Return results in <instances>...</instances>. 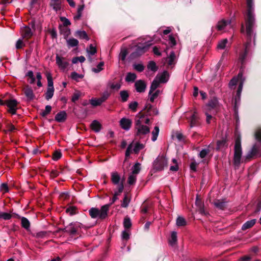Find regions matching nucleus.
Listing matches in <instances>:
<instances>
[{
	"label": "nucleus",
	"instance_id": "1",
	"mask_svg": "<svg viewBox=\"0 0 261 261\" xmlns=\"http://www.w3.org/2000/svg\"><path fill=\"white\" fill-rule=\"evenodd\" d=\"M255 25L254 17H247L245 19V25L242 23L241 32L246 33L247 37V44L250 45L251 43L252 37H253V43L255 45L256 34L254 33L253 28Z\"/></svg>",
	"mask_w": 261,
	"mask_h": 261
},
{
	"label": "nucleus",
	"instance_id": "2",
	"mask_svg": "<svg viewBox=\"0 0 261 261\" xmlns=\"http://www.w3.org/2000/svg\"><path fill=\"white\" fill-rule=\"evenodd\" d=\"M242 155V149L241 146V136L240 134H236L233 156V163L236 166L240 165Z\"/></svg>",
	"mask_w": 261,
	"mask_h": 261
},
{
	"label": "nucleus",
	"instance_id": "3",
	"mask_svg": "<svg viewBox=\"0 0 261 261\" xmlns=\"http://www.w3.org/2000/svg\"><path fill=\"white\" fill-rule=\"evenodd\" d=\"M150 45L151 44L147 42L144 43H138L136 46L135 50L131 54L130 56L133 58H136L141 56L148 50Z\"/></svg>",
	"mask_w": 261,
	"mask_h": 261
},
{
	"label": "nucleus",
	"instance_id": "4",
	"mask_svg": "<svg viewBox=\"0 0 261 261\" xmlns=\"http://www.w3.org/2000/svg\"><path fill=\"white\" fill-rule=\"evenodd\" d=\"M135 128L137 130L136 135L140 138H142V136L145 135L150 132L149 127L142 124L140 120H138L136 121Z\"/></svg>",
	"mask_w": 261,
	"mask_h": 261
},
{
	"label": "nucleus",
	"instance_id": "5",
	"mask_svg": "<svg viewBox=\"0 0 261 261\" xmlns=\"http://www.w3.org/2000/svg\"><path fill=\"white\" fill-rule=\"evenodd\" d=\"M167 166V160L163 156L158 157L153 162V168L155 172L163 170Z\"/></svg>",
	"mask_w": 261,
	"mask_h": 261
},
{
	"label": "nucleus",
	"instance_id": "6",
	"mask_svg": "<svg viewBox=\"0 0 261 261\" xmlns=\"http://www.w3.org/2000/svg\"><path fill=\"white\" fill-rule=\"evenodd\" d=\"M199 116L196 111L193 112L190 120V127L198 126L200 125Z\"/></svg>",
	"mask_w": 261,
	"mask_h": 261
},
{
	"label": "nucleus",
	"instance_id": "7",
	"mask_svg": "<svg viewBox=\"0 0 261 261\" xmlns=\"http://www.w3.org/2000/svg\"><path fill=\"white\" fill-rule=\"evenodd\" d=\"M18 102L15 99L6 100V105L9 108V112L12 114H15L17 110Z\"/></svg>",
	"mask_w": 261,
	"mask_h": 261
},
{
	"label": "nucleus",
	"instance_id": "8",
	"mask_svg": "<svg viewBox=\"0 0 261 261\" xmlns=\"http://www.w3.org/2000/svg\"><path fill=\"white\" fill-rule=\"evenodd\" d=\"M132 124V121L130 119L126 118H122L119 121L120 127L126 130L130 129Z\"/></svg>",
	"mask_w": 261,
	"mask_h": 261
},
{
	"label": "nucleus",
	"instance_id": "9",
	"mask_svg": "<svg viewBox=\"0 0 261 261\" xmlns=\"http://www.w3.org/2000/svg\"><path fill=\"white\" fill-rule=\"evenodd\" d=\"M135 87L137 92L143 93L146 90V84L143 80H137L135 83Z\"/></svg>",
	"mask_w": 261,
	"mask_h": 261
},
{
	"label": "nucleus",
	"instance_id": "10",
	"mask_svg": "<svg viewBox=\"0 0 261 261\" xmlns=\"http://www.w3.org/2000/svg\"><path fill=\"white\" fill-rule=\"evenodd\" d=\"M56 63L59 67L62 69H65L68 66V62L64 58L57 55L56 57Z\"/></svg>",
	"mask_w": 261,
	"mask_h": 261
},
{
	"label": "nucleus",
	"instance_id": "11",
	"mask_svg": "<svg viewBox=\"0 0 261 261\" xmlns=\"http://www.w3.org/2000/svg\"><path fill=\"white\" fill-rule=\"evenodd\" d=\"M195 205L198 208V211L202 215H206L208 213L206 212L204 209V204L200 199L199 198L198 196H197Z\"/></svg>",
	"mask_w": 261,
	"mask_h": 261
},
{
	"label": "nucleus",
	"instance_id": "12",
	"mask_svg": "<svg viewBox=\"0 0 261 261\" xmlns=\"http://www.w3.org/2000/svg\"><path fill=\"white\" fill-rule=\"evenodd\" d=\"M218 105L219 102L217 98L216 97H213L208 100L206 106L207 108V110L211 111L212 109H216Z\"/></svg>",
	"mask_w": 261,
	"mask_h": 261
},
{
	"label": "nucleus",
	"instance_id": "13",
	"mask_svg": "<svg viewBox=\"0 0 261 261\" xmlns=\"http://www.w3.org/2000/svg\"><path fill=\"white\" fill-rule=\"evenodd\" d=\"M247 14L246 16H253L254 10L253 0H246Z\"/></svg>",
	"mask_w": 261,
	"mask_h": 261
},
{
	"label": "nucleus",
	"instance_id": "14",
	"mask_svg": "<svg viewBox=\"0 0 261 261\" xmlns=\"http://www.w3.org/2000/svg\"><path fill=\"white\" fill-rule=\"evenodd\" d=\"M248 45H249L246 43L244 51L240 54L239 61L241 64V68L243 67L245 64V60L248 53V50L247 49Z\"/></svg>",
	"mask_w": 261,
	"mask_h": 261
},
{
	"label": "nucleus",
	"instance_id": "15",
	"mask_svg": "<svg viewBox=\"0 0 261 261\" xmlns=\"http://www.w3.org/2000/svg\"><path fill=\"white\" fill-rule=\"evenodd\" d=\"M32 35L33 33L29 27L25 26L21 29V35L23 38L28 39Z\"/></svg>",
	"mask_w": 261,
	"mask_h": 261
},
{
	"label": "nucleus",
	"instance_id": "16",
	"mask_svg": "<svg viewBox=\"0 0 261 261\" xmlns=\"http://www.w3.org/2000/svg\"><path fill=\"white\" fill-rule=\"evenodd\" d=\"M23 91L28 100H31L34 98L35 96L31 87L27 86L23 88Z\"/></svg>",
	"mask_w": 261,
	"mask_h": 261
},
{
	"label": "nucleus",
	"instance_id": "17",
	"mask_svg": "<svg viewBox=\"0 0 261 261\" xmlns=\"http://www.w3.org/2000/svg\"><path fill=\"white\" fill-rule=\"evenodd\" d=\"M152 106L150 103H146L143 111H145V113H143L142 111L140 112L138 115H140V118L144 117L145 116H151L152 114L149 113V112L152 110Z\"/></svg>",
	"mask_w": 261,
	"mask_h": 261
},
{
	"label": "nucleus",
	"instance_id": "18",
	"mask_svg": "<svg viewBox=\"0 0 261 261\" xmlns=\"http://www.w3.org/2000/svg\"><path fill=\"white\" fill-rule=\"evenodd\" d=\"M50 5L51 8L56 12L61 10V0H50Z\"/></svg>",
	"mask_w": 261,
	"mask_h": 261
},
{
	"label": "nucleus",
	"instance_id": "19",
	"mask_svg": "<svg viewBox=\"0 0 261 261\" xmlns=\"http://www.w3.org/2000/svg\"><path fill=\"white\" fill-rule=\"evenodd\" d=\"M109 207V205L106 204L102 206L100 210H99V219H103L107 217Z\"/></svg>",
	"mask_w": 261,
	"mask_h": 261
},
{
	"label": "nucleus",
	"instance_id": "20",
	"mask_svg": "<svg viewBox=\"0 0 261 261\" xmlns=\"http://www.w3.org/2000/svg\"><path fill=\"white\" fill-rule=\"evenodd\" d=\"M158 75H156L155 78L152 82L148 93L149 95H151L153 92L159 87L160 82L158 80Z\"/></svg>",
	"mask_w": 261,
	"mask_h": 261
},
{
	"label": "nucleus",
	"instance_id": "21",
	"mask_svg": "<svg viewBox=\"0 0 261 261\" xmlns=\"http://www.w3.org/2000/svg\"><path fill=\"white\" fill-rule=\"evenodd\" d=\"M158 75V81L160 83H165L168 80L169 73L167 71H164L161 75Z\"/></svg>",
	"mask_w": 261,
	"mask_h": 261
},
{
	"label": "nucleus",
	"instance_id": "22",
	"mask_svg": "<svg viewBox=\"0 0 261 261\" xmlns=\"http://www.w3.org/2000/svg\"><path fill=\"white\" fill-rule=\"evenodd\" d=\"M256 223V219H252L246 222L242 226V230H246L251 228Z\"/></svg>",
	"mask_w": 261,
	"mask_h": 261
},
{
	"label": "nucleus",
	"instance_id": "23",
	"mask_svg": "<svg viewBox=\"0 0 261 261\" xmlns=\"http://www.w3.org/2000/svg\"><path fill=\"white\" fill-rule=\"evenodd\" d=\"M214 204L216 207L221 210H224L226 207V203L225 201L218 199L214 201Z\"/></svg>",
	"mask_w": 261,
	"mask_h": 261
},
{
	"label": "nucleus",
	"instance_id": "24",
	"mask_svg": "<svg viewBox=\"0 0 261 261\" xmlns=\"http://www.w3.org/2000/svg\"><path fill=\"white\" fill-rule=\"evenodd\" d=\"M66 118V113L64 111L60 112L55 116V120L58 122H63Z\"/></svg>",
	"mask_w": 261,
	"mask_h": 261
},
{
	"label": "nucleus",
	"instance_id": "25",
	"mask_svg": "<svg viewBox=\"0 0 261 261\" xmlns=\"http://www.w3.org/2000/svg\"><path fill=\"white\" fill-rule=\"evenodd\" d=\"M243 88V82H241L239 84V87L238 88V90L237 91L236 95L234 98V103L236 105L237 101L240 100L241 94Z\"/></svg>",
	"mask_w": 261,
	"mask_h": 261
},
{
	"label": "nucleus",
	"instance_id": "26",
	"mask_svg": "<svg viewBox=\"0 0 261 261\" xmlns=\"http://www.w3.org/2000/svg\"><path fill=\"white\" fill-rule=\"evenodd\" d=\"M120 177L117 172L111 173V180L114 185L119 184Z\"/></svg>",
	"mask_w": 261,
	"mask_h": 261
},
{
	"label": "nucleus",
	"instance_id": "27",
	"mask_svg": "<svg viewBox=\"0 0 261 261\" xmlns=\"http://www.w3.org/2000/svg\"><path fill=\"white\" fill-rule=\"evenodd\" d=\"M230 21L222 19L221 21L218 22L217 28L219 31L223 30L225 27L229 24Z\"/></svg>",
	"mask_w": 261,
	"mask_h": 261
},
{
	"label": "nucleus",
	"instance_id": "28",
	"mask_svg": "<svg viewBox=\"0 0 261 261\" xmlns=\"http://www.w3.org/2000/svg\"><path fill=\"white\" fill-rule=\"evenodd\" d=\"M75 35L80 39H85L86 40H88L89 39L87 33L84 31H76Z\"/></svg>",
	"mask_w": 261,
	"mask_h": 261
},
{
	"label": "nucleus",
	"instance_id": "29",
	"mask_svg": "<svg viewBox=\"0 0 261 261\" xmlns=\"http://www.w3.org/2000/svg\"><path fill=\"white\" fill-rule=\"evenodd\" d=\"M97 49L96 46H94L92 44H90L87 48V52L89 58L94 55L96 53Z\"/></svg>",
	"mask_w": 261,
	"mask_h": 261
},
{
	"label": "nucleus",
	"instance_id": "30",
	"mask_svg": "<svg viewBox=\"0 0 261 261\" xmlns=\"http://www.w3.org/2000/svg\"><path fill=\"white\" fill-rule=\"evenodd\" d=\"M120 96L122 102H126L129 97V93L127 90H122L120 92Z\"/></svg>",
	"mask_w": 261,
	"mask_h": 261
},
{
	"label": "nucleus",
	"instance_id": "31",
	"mask_svg": "<svg viewBox=\"0 0 261 261\" xmlns=\"http://www.w3.org/2000/svg\"><path fill=\"white\" fill-rule=\"evenodd\" d=\"M110 95V93L108 91H105L101 95V96L99 98V106H100L103 102L105 101Z\"/></svg>",
	"mask_w": 261,
	"mask_h": 261
},
{
	"label": "nucleus",
	"instance_id": "32",
	"mask_svg": "<svg viewBox=\"0 0 261 261\" xmlns=\"http://www.w3.org/2000/svg\"><path fill=\"white\" fill-rule=\"evenodd\" d=\"M227 141L226 139H222V140H218L217 142L216 150H219L224 146H227Z\"/></svg>",
	"mask_w": 261,
	"mask_h": 261
},
{
	"label": "nucleus",
	"instance_id": "33",
	"mask_svg": "<svg viewBox=\"0 0 261 261\" xmlns=\"http://www.w3.org/2000/svg\"><path fill=\"white\" fill-rule=\"evenodd\" d=\"M67 43L68 46L73 47L78 45L79 41L76 39L71 38L67 40Z\"/></svg>",
	"mask_w": 261,
	"mask_h": 261
},
{
	"label": "nucleus",
	"instance_id": "34",
	"mask_svg": "<svg viewBox=\"0 0 261 261\" xmlns=\"http://www.w3.org/2000/svg\"><path fill=\"white\" fill-rule=\"evenodd\" d=\"M176 225L178 227L185 226L187 225V221L184 217L178 216L176 219Z\"/></svg>",
	"mask_w": 261,
	"mask_h": 261
},
{
	"label": "nucleus",
	"instance_id": "35",
	"mask_svg": "<svg viewBox=\"0 0 261 261\" xmlns=\"http://www.w3.org/2000/svg\"><path fill=\"white\" fill-rule=\"evenodd\" d=\"M6 129L5 130L6 133L14 132L17 130V128L12 123H8L6 125Z\"/></svg>",
	"mask_w": 261,
	"mask_h": 261
},
{
	"label": "nucleus",
	"instance_id": "36",
	"mask_svg": "<svg viewBox=\"0 0 261 261\" xmlns=\"http://www.w3.org/2000/svg\"><path fill=\"white\" fill-rule=\"evenodd\" d=\"M137 78V75L134 73L129 72L127 74L125 81L127 82H134Z\"/></svg>",
	"mask_w": 261,
	"mask_h": 261
},
{
	"label": "nucleus",
	"instance_id": "37",
	"mask_svg": "<svg viewBox=\"0 0 261 261\" xmlns=\"http://www.w3.org/2000/svg\"><path fill=\"white\" fill-rule=\"evenodd\" d=\"M175 59V54L174 51H171L169 57L166 58V61L168 62V65H172L174 63Z\"/></svg>",
	"mask_w": 261,
	"mask_h": 261
},
{
	"label": "nucleus",
	"instance_id": "38",
	"mask_svg": "<svg viewBox=\"0 0 261 261\" xmlns=\"http://www.w3.org/2000/svg\"><path fill=\"white\" fill-rule=\"evenodd\" d=\"M159 130H160V129H159V126H155L154 127V129L152 132V137L151 140L152 141L154 142L156 140L158 136L159 135Z\"/></svg>",
	"mask_w": 261,
	"mask_h": 261
},
{
	"label": "nucleus",
	"instance_id": "39",
	"mask_svg": "<svg viewBox=\"0 0 261 261\" xmlns=\"http://www.w3.org/2000/svg\"><path fill=\"white\" fill-rule=\"evenodd\" d=\"M147 68L153 72H155L158 69V67L156 66L155 62L153 61H149L147 65Z\"/></svg>",
	"mask_w": 261,
	"mask_h": 261
},
{
	"label": "nucleus",
	"instance_id": "40",
	"mask_svg": "<svg viewBox=\"0 0 261 261\" xmlns=\"http://www.w3.org/2000/svg\"><path fill=\"white\" fill-rule=\"evenodd\" d=\"M123 226L125 229H129L132 226L130 219L128 216H126L124 218Z\"/></svg>",
	"mask_w": 261,
	"mask_h": 261
},
{
	"label": "nucleus",
	"instance_id": "41",
	"mask_svg": "<svg viewBox=\"0 0 261 261\" xmlns=\"http://www.w3.org/2000/svg\"><path fill=\"white\" fill-rule=\"evenodd\" d=\"M227 42L228 40L226 38L220 41L217 44V48L220 49H224Z\"/></svg>",
	"mask_w": 261,
	"mask_h": 261
},
{
	"label": "nucleus",
	"instance_id": "42",
	"mask_svg": "<svg viewBox=\"0 0 261 261\" xmlns=\"http://www.w3.org/2000/svg\"><path fill=\"white\" fill-rule=\"evenodd\" d=\"M141 164L139 163H136L133 167L132 169V174H137L139 173L141 168Z\"/></svg>",
	"mask_w": 261,
	"mask_h": 261
},
{
	"label": "nucleus",
	"instance_id": "43",
	"mask_svg": "<svg viewBox=\"0 0 261 261\" xmlns=\"http://www.w3.org/2000/svg\"><path fill=\"white\" fill-rule=\"evenodd\" d=\"M144 147V145L143 144H140L139 143H136V144L135 145V146L133 149V151L135 154H138L139 153V152L140 151V150L143 149Z\"/></svg>",
	"mask_w": 261,
	"mask_h": 261
},
{
	"label": "nucleus",
	"instance_id": "44",
	"mask_svg": "<svg viewBox=\"0 0 261 261\" xmlns=\"http://www.w3.org/2000/svg\"><path fill=\"white\" fill-rule=\"evenodd\" d=\"M89 215L92 218H96L98 217V209L92 207L89 211Z\"/></svg>",
	"mask_w": 261,
	"mask_h": 261
},
{
	"label": "nucleus",
	"instance_id": "45",
	"mask_svg": "<svg viewBox=\"0 0 261 261\" xmlns=\"http://www.w3.org/2000/svg\"><path fill=\"white\" fill-rule=\"evenodd\" d=\"M54 88H47V91L46 92V99L47 100L50 99L54 95Z\"/></svg>",
	"mask_w": 261,
	"mask_h": 261
},
{
	"label": "nucleus",
	"instance_id": "46",
	"mask_svg": "<svg viewBox=\"0 0 261 261\" xmlns=\"http://www.w3.org/2000/svg\"><path fill=\"white\" fill-rule=\"evenodd\" d=\"M46 78H47V82H48V88H54L53 81L52 79L51 74L49 72H47V73H46Z\"/></svg>",
	"mask_w": 261,
	"mask_h": 261
},
{
	"label": "nucleus",
	"instance_id": "47",
	"mask_svg": "<svg viewBox=\"0 0 261 261\" xmlns=\"http://www.w3.org/2000/svg\"><path fill=\"white\" fill-rule=\"evenodd\" d=\"M12 215L10 213L0 212V219L7 220L10 219Z\"/></svg>",
	"mask_w": 261,
	"mask_h": 261
},
{
	"label": "nucleus",
	"instance_id": "48",
	"mask_svg": "<svg viewBox=\"0 0 261 261\" xmlns=\"http://www.w3.org/2000/svg\"><path fill=\"white\" fill-rule=\"evenodd\" d=\"M161 93V91L160 90H157L155 91L154 93H152L150 95V101L151 102H153L155 98H156L158 96L160 95Z\"/></svg>",
	"mask_w": 261,
	"mask_h": 261
},
{
	"label": "nucleus",
	"instance_id": "49",
	"mask_svg": "<svg viewBox=\"0 0 261 261\" xmlns=\"http://www.w3.org/2000/svg\"><path fill=\"white\" fill-rule=\"evenodd\" d=\"M21 224L22 226L25 229H28L30 227V222L29 220L24 217L21 219Z\"/></svg>",
	"mask_w": 261,
	"mask_h": 261
},
{
	"label": "nucleus",
	"instance_id": "50",
	"mask_svg": "<svg viewBox=\"0 0 261 261\" xmlns=\"http://www.w3.org/2000/svg\"><path fill=\"white\" fill-rule=\"evenodd\" d=\"M130 199L128 198L127 196L125 195L121 203V207H127L128 205Z\"/></svg>",
	"mask_w": 261,
	"mask_h": 261
},
{
	"label": "nucleus",
	"instance_id": "51",
	"mask_svg": "<svg viewBox=\"0 0 261 261\" xmlns=\"http://www.w3.org/2000/svg\"><path fill=\"white\" fill-rule=\"evenodd\" d=\"M71 77L73 80L78 81L79 79H82L84 76L82 74H78L76 72H73L71 74Z\"/></svg>",
	"mask_w": 261,
	"mask_h": 261
},
{
	"label": "nucleus",
	"instance_id": "52",
	"mask_svg": "<svg viewBox=\"0 0 261 261\" xmlns=\"http://www.w3.org/2000/svg\"><path fill=\"white\" fill-rule=\"evenodd\" d=\"M138 106V103L137 101L132 102L129 104L128 108L133 112H136L137 111V107Z\"/></svg>",
	"mask_w": 261,
	"mask_h": 261
},
{
	"label": "nucleus",
	"instance_id": "53",
	"mask_svg": "<svg viewBox=\"0 0 261 261\" xmlns=\"http://www.w3.org/2000/svg\"><path fill=\"white\" fill-rule=\"evenodd\" d=\"M210 152L209 149H203L199 153V156L201 159L204 158Z\"/></svg>",
	"mask_w": 261,
	"mask_h": 261
},
{
	"label": "nucleus",
	"instance_id": "54",
	"mask_svg": "<svg viewBox=\"0 0 261 261\" xmlns=\"http://www.w3.org/2000/svg\"><path fill=\"white\" fill-rule=\"evenodd\" d=\"M176 137L179 141L185 142L186 141V137L184 136L182 133L177 132L176 133Z\"/></svg>",
	"mask_w": 261,
	"mask_h": 261
},
{
	"label": "nucleus",
	"instance_id": "55",
	"mask_svg": "<svg viewBox=\"0 0 261 261\" xmlns=\"http://www.w3.org/2000/svg\"><path fill=\"white\" fill-rule=\"evenodd\" d=\"M259 152V148L256 145H254L250 151L251 154H252L254 156H256Z\"/></svg>",
	"mask_w": 261,
	"mask_h": 261
},
{
	"label": "nucleus",
	"instance_id": "56",
	"mask_svg": "<svg viewBox=\"0 0 261 261\" xmlns=\"http://www.w3.org/2000/svg\"><path fill=\"white\" fill-rule=\"evenodd\" d=\"M62 153L60 151H56L53 154V159L55 161H57L61 158Z\"/></svg>",
	"mask_w": 261,
	"mask_h": 261
},
{
	"label": "nucleus",
	"instance_id": "57",
	"mask_svg": "<svg viewBox=\"0 0 261 261\" xmlns=\"http://www.w3.org/2000/svg\"><path fill=\"white\" fill-rule=\"evenodd\" d=\"M51 110V106H48V105L46 106L45 107V110L41 112V115L44 117L46 116L50 112Z\"/></svg>",
	"mask_w": 261,
	"mask_h": 261
},
{
	"label": "nucleus",
	"instance_id": "58",
	"mask_svg": "<svg viewBox=\"0 0 261 261\" xmlns=\"http://www.w3.org/2000/svg\"><path fill=\"white\" fill-rule=\"evenodd\" d=\"M127 53L128 52L126 49L121 50L119 56L122 61H124L125 60Z\"/></svg>",
	"mask_w": 261,
	"mask_h": 261
},
{
	"label": "nucleus",
	"instance_id": "59",
	"mask_svg": "<svg viewBox=\"0 0 261 261\" xmlns=\"http://www.w3.org/2000/svg\"><path fill=\"white\" fill-rule=\"evenodd\" d=\"M91 128L95 132H98V121L94 120L90 125Z\"/></svg>",
	"mask_w": 261,
	"mask_h": 261
},
{
	"label": "nucleus",
	"instance_id": "60",
	"mask_svg": "<svg viewBox=\"0 0 261 261\" xmlns=\"http://www.w3.org/2000/svg\"><path fill=\"white\" fill-rule=\"evenodd\" d=\"M136 181V176L134 175H130L128 178V184L134 185Z\"/></svg>",
	"mask_w": 261,
	"mask_h": 261
},
{
	"label": "nucleus",
	"instance_id": "61",
	"mask_svg": "<svg viewBox=\"0 0 261 261\" xmlns=\"http://www.w3.org/2000/svg\"><path fill=\"white\" fill-rule=\"evenodd\" d=\"M171 240L170 242L171 244H175L176 243L177 239V233L175 231H172L171 234Z\"/></svg>",
	"mask_w": 261,
	"mask_h": 261
},
{
	"label": "nucleus",
	"instance_id": "62",
	"mask_svg": "<svg viewBox=\"0 0 261 261\" xmlns=\"http://www.w3.org/2000/svg\"><path fill=\"white\" fill-rule=\"evenodd\" d=\"M60 20L64 27H67L71 24L70 21L66 17H60Z\"/></svg>",
	"mask_w": 261,
	"mask_h": 261
},
{
	"label": "nucleus",
	"instance_id": "63",
	"mask_svg": "<svg viewBox=\"0 0 261 261\" xmlns=\"http://www.w3.org/2000/svg\"><path fill=\"white\" fill-rule=\"evenodd\" d=\"M133 143H131L130 144L128 145L126 150V151H125V156L126 158H127L129 156L130 153L132 152V149H133Z\"/></svg>",
	"mask_w": 261,
	"mask_h": 261
},
{
	"label": "nucleus",
	"instance_id": "64",
	"mask_svg": "<svg viewBox=\"0 0 261 261\" xmlns=\"http://www.w3.org/2000/svg\"><path fill=\"white\" fill-rule=\"evenodd\" d=\"M134 66L135 69L139 72H142L144 69V66L141 64H135Z\"/></svg>",
	"mask_w": 261,
	"mask_h": 261
}]
</instances>
